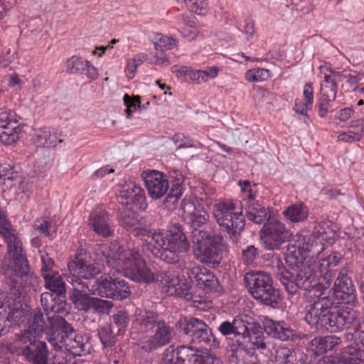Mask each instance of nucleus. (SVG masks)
<instances>
[{"label":"nucleus","instance_id":"nucleus-43","mask_svg":"<svg viewBox=\"0 0 364 364\" xmlns=\"http://www.w3.org/2000/svg\"><path fill=\"white\" fill-rule=\"evenodd\" d=\"M270 77V71L265 68H253L245 73V78L250 82H262Z\"/></svg>","mask_w":364,"mask_h":364},{"label":"nucleus","instance_id":"nucleus-9","mask_svg":"<svg viewBox=\"0 0 364 364\" xmlns=\"http://www.w3.org/2000/svg\"><path fill=\"white\" fill-rule=\"evenodd\" d=\"M181 331L188 336L193 343L205 344L218 348L220 342L213 333L212 329L203 320L191 317L181 323Z\"/></svg>","mask_w":364,"mask_h":364},{"label":"nucleus","instance_id":"nucleus-54","mask_svg":"<svg viewBox=\"0 0 364 364\" xmlns=\"http://www.w3.org/2000/svg\"><path fill=\"white\" fill-rule=\"evenodd\" d=\"M124 104L126 106L125 112L128 118H131L133 109H135L139 107L141 104V98L139 96H134L133 98L130 97L127 94L123 97Z\"/></svg>","mask_w":364,"mask_h":364},{"label":"nucleus","instance_id":"nucleus-34","mask_svg":"<svg viewBox=\"0 0 364 364\" xmlns=\"http://www.w3.org/2000/svg\"><path fill=\"white\" fill-rule=\"evenodd\" d=\"M21 129L18 124L0 126V142L6 145H11L20 139Z\"/></svg>","mask_w":364,"mask_h":364},{"label":"nucleus","instance_id":"nucleus-4","mask_svg":"<svg viewBox=\"0 0 364 364\" xmlns=\"http://www.w3.org/2000/svg\"><path fill=\"white\" fill-rule=\"evenodd\" d=\"M101 252L107 266L138 283L149 284L159 282V273L153 272L146 264L139 250L127 249L117 242L102 245Z\"/></svg>","mask_w":364,"mask_h":364},{"label":"nucleus","instance_id":"nucleus-53","mask_svg":"<svg viewBox=\"0 0 364 364\" xmlns=\"http://www.w3.org/2000/svg\"><path fill=\"white\" fill-rule=\"evenodd\" d=\"M11 124H18L16 113L9 109L3 108L0 109V126H9Z\"/></svg>","mask_w":364,"mask_h":364},{"label":"nucleus","instance_id":"nucleus-27","mask_svg":"<svg viewBox=\"0 0 364 364\" xmlns=\"http://www.w3.org/2000/svg\"><path fill=\"white\" fill-rule=\"evenodd\" d=\"M348 270L346 268L341 269L334 282V286L332 288V290L334 297L341 298L342 296H346V299H348V301H350L353 297L352 296V293L348 292V294H345L343 291V289H346V290L352 291V288H355L351 278L348 277Z\"/></svg>","mask_w":364,"mask_h":364},{"label":"nucleus","instance_id":"nucleus-22","mask_svg":"<svg viewBox=\"0 0 364 364\" xmlns=\"http://www.w3.org/2000/svg\"><path fill=\"white\" fill-rule=\"evenodd\" d=\"M189 278L196 282L197 286L204 291H209L215 289L218 281L214 274L205 267H194L189 270Z\"/></svg>","mask_w":364,"mask_h":364},{"label":"nucleus","instance_id":"nucleus-45","mask_svg":"<svg viewBox=\"0 0 364 364\" xmlns=\"http://www.w3.org/2000/svg\"><path fill=\"white\" fill-rule=\"evenodd\" d=\"M199 232H200L199 235L201 237V240H205L208 245L218 247V249L223 251L225 242L223 236L220 233L211 235L207 231Z\"/></svg>","mask_w":364,"mask_h":364},{"label":"nucleus","instance_id":"nucleus-52","mask_svg":"<svg viewBox=\"0 0 364 364\" xmlns=\"http://www.w3.org/2000/svg\"><path fill=\"white\" fill-rule=\"evenodd\" d=\"M113 307V303L110 301L93 297L91 303V309L98 314H107Z\"/></svg>","mask_w":364,"mask_h":364},{"label":"nucleus","instance_id":"nucleus-15","mask_svg":"<svg viewBox=\"0 0 364 364\" xmlns=\"http://www.w3.org/2000/svg\"><path fill=\"white\" fill-rule=\"evenodd\" d=\"M161 364H200L203 361L199 351L188 346H181L176 350L169 347L164 352Z\"/></svg>","mask_w":364,"mask_h":364},{"label":"nucleus","instance_id":"nucleus-44","mask_svg":"<svg viewBox=\"0 0 364 364\" xmlns=\"http://www.w3.org/2000/svg\"><path fill=\"white\" fill-rule=\"evenodd\" d=\"M191 285L185 278H182V282L178 289H171V290H166L167 294L170 296H175L184 298L186 300L190 301L192 299L193 296L191 292Z\"/></svg>","mask_w":364,"mask_h":364},{"label":"nucleus","instance_id":"nucleus-60","mask_svg":"<svg viewBox=\"0 0 364 364\" xmlns=\"http://www.w3.org/2000/svg\"><path fill=\"white\" fill-rule=\"evenodd\" d=\"M340 76H344V79L346 82L350 86L355 85L360 80L363 78L364 75L363 73L353 71L351 70H347L346 74H339Z\"/></svg>","mask_w":364,"mask_h":364},{"label":"nucleus","instance_id":"nucleus-49","mask_svg":"<svg viewBox=\"0 0 364 364\" xmlns=\"http://www.w3.org/2000/svg\"><path fill=\"white\" fill-rule=\"evenodd\" d=\"M278 364H294V350L288 348H281L276 352Z\"/></svg>","mask_w":364,"mask_h":364},{"label":"nucleus","instance_id":"nucleus-13","mask_svg":"<svg viewBox=\"0 0 364 364\" xmlns=\"http://www.w3.org/2000/svg\"><path fill=\"white\" fill-rule=\"evenodd\" d=\"M20 355H23L31 364H48V350L43 341H36L29 332L23 331Z\"/></svg>","mask_w":364,"mask_h":364},{"label":"nucleus","instance_id":"nucleus-64","mask_svg":"<svg viewBox=\"0 0 364 364\" xmlns=\"http://www.w3.org/2000/svg\"><path fill=\"white\" fill-rule=\"evenodd\" d=\"M350 128L356 130L360 140L364 138V118L352 120L348 126Z\"/></svg>","mask_w":364,"mask_h":364},{"label":"nucleus","instance_id":"nucleus-46","mask_svg":"<svg viewBox=\"0 0 364 364\" xmlns=\"http://www.w3.org/2000/svg\"><path fill=\"white\" fill-rule=\"evenodd\" d=\"M259 251L254 245H248L242 250L241 260L245 265H254L259 258Z\"/></svg>","mask_w":364,"mask_h":364},{"label":"nucleus","instance_id":"nucleus-33","mask_svg":"<svg viewBox=\"0 0 364 364\" xmlns=\"http://www.w3.org/2000/svg\"><path fill=\"white\" fill-rule=\"evenodd\" d=\"M33 140L38 147L55 146L57 136L55 134H51L49 129H40L36 131Z\"/></svg>","mask_w":364,"mask_h":364},{"label":"nucleus","instance_id":"nucleus-36","mask_svg":"<svg viewBox=\"0 0 364 364\" xmlns=\"http://www.w3.org/2000/svg\"><path fill=\"white\" fill-rule=\"evenodd\" d=\"M23 331L17 336L13 343L8 341H0V352L4 354L10 353L13 355H20L21 348L23 339Z\"/></svg>","mask_w":364,"mask_h":364},{"label":"nucleus","instance_id":"nucleus-50","mask_svg":"<svg viewBox=\"0 0 364 364\" xmlns=\"http://www.w3.org/2000/svg\"><path fill=\"white\" fill-rule=\"evenodd\" d=\"M336 98V95H331L321 93V96L318 100V115L323 118L326 116L330 107L331 104Z\"/></svg>","mask_w":364,"mask_h":364},{"label":"nucleus","instance_id":"nucleus-57","mask_svg":"<svg viewBox=\"0 0 364 364\" xmlns=\"http://www.w3.org/2000/svg\"><path fill=\"white\" fill-rule=\"evenodd\" d=\"M185 4L189 11L199 15L205 13L207 6L205 0H186Z\"/></svg>","mask_w":364,"mask_h":364},{"label":"nucleus","instance_id":"nucleus-23","mask_svg":"<svg viewBox=\"0 0 364 364\" xmlns=\"http://www.w3.org/2000/svg\"><path fill=\"white\" fill-rule=\"evenodd\" d=\"M66 71L70 74L83 75L90 79H96L98 77L97 68L88 60H85L77 55H73L67 60Z\"/></svg>","mask_w":364,"mask_h":364},{"label":"nucleus","instance_id":"nucleus-55","mask_svg":"<svg viewBox=\"0 0 364 364\" xmlns=\"http://www.w3.org/2000/svg\"><path fill=\"white\" fill-rule=\"evenodd\" d=\"M183 193V186L181 179L178 178L173 181L171 186V191L167 196L166 200H171L173 198V203H175L181 198Z\"/></svg>","mask_w":364,"mask_h":364},{"label":"nucleus","instance_id":"nucleus-42","mask_svg":"<svg viewBox=\"0 0 364 364\" xmlns=\"http://www.w3.org/2000/svg\"><path fill=\"white\" fill-rule=\"evenodd\" d=\"M245 321V332L244 334H241V337L243 338H247L250 337H256L264 336L263 328L262 326L255 321L249 322L247 318V317L245 316L243 317Z\"/></svg>","mask_w":364,"mask_h":364},{"label":"nucleus","instance_id":"nucleus-56","mask_svg":"<svg viewBox=\"0 0 364 364\" xmlns=\"http://www.w3.org/2000/svg\"><path fill=\"white\" fill-rule=\"evenodd\" d=\"M114 286V291L119 293L120 291H124L125 294L120 295L121 296H118L117 298H114V300H122L124 299L127 298L130 294L131 290L127 282H126L124 279L121 278H115V284H112Z\"/></svg>","mask_w":364,"mask_h":364},{"label":"nucleus","instance_id":"nucleus-1","mask_svg":"<svg viewBox=\"0 0 364 364\" xmlns=\"http://www.w3.org/2000/svg\"><path fill=\"white\" fill-rule=\"evenodd\" d=\"M118 220L121 226L134 235L146 237L148 249L167 264L179 263L190 250V243L178 223L171 225L167 232L156 231L127 205H122L119 209Z\"/></svg>","mask_w":364,"mask_h":364},{"label":"nucleus","instance_id":"nucleus-62","mask_svg":"<svg viewBox=\"0 0 364 364\" xmlns=\"http://www.w3.org/2000/svg\"><path fill=\"white\" fill-rule=\"evenodd\" d=\"M50 228H51V224L47 220H43V222H39V223H36L33 225L34 232L33 234L36 235V233L38 232L41 235H43L44 237H49L50 235V231H49Z\"/></svg>","mask_w":364,"mask_h":364},{"label":"nucleus","instance_id":"nucleus-32","mask_svg":"<svg viewBox=\"0 0 364 364\" xmlns=\"http://www.w3.org/2000/svg\"><path fill=\"white\" fill-rule=\"evenodd\" d=\"M284 215L291 223H300L307 218L309 209L302 203H296L289 206L284 211Z\"/></svg>","mask_w":364,"mask_h":364},{"label":"nucleus","instance_id":"nucleus-5","mask_svg":"<svg viewBox=\"0 0 364 364\" xmlns=\"http://www.w3.org/2000/svg\"><path fill=\"white\" fill-rule=\"evenodd\" d=\"M272 268L289 295L296 294L299 289L314 293L329 288L326 287V281H323L322 276L314 264L303 266L294 274L285 267L280 259L276 258L272 260Z\"/></svg>","mask_w":364,"mask_h":364},{"label":"nucleus","instance_id":"nucleus-37","mask_svg":"<svg viewBox=\"0 0 364 364\" xmlns=\"http://www.w3.org/2000/svg\"><path fill=\"white\" fill-rule=\"evenodd\" d=\"M208 218V213L204 210L203 207L201 208H198V211H196L193 215L188 218V223L192 228V236L193 232L194 230L203 231V230H200V228L206 223Z\"/></svg>","mask_w":364,"mask_h":364},{"label":"nucleus","instance_id":"nucleus-10","mask_svg":"<svg viewBox=\"0 0 364 364\" xmlns=\"http://www.w3.org/2000/svg\"><path fill=\"white\" fill-rule=\"evenodd\" d=\"M291 232L284 224L274 218H268L261 230V239L264 248L268 250H279L280 246L288 241Z\"/></svg>","mask_w":364,"mask_h":364},{"label":"nucleus","instance_id":"nucleus-19","mask_svg":"<svg viewBox=\"0 0 364 364\" xmlns=\"http://www.w3.org/2000/svg\"><path fill=\"white\" fill-rule=\"evenodd\" d=\"M89 225L96 234L104 237L114 234L112 223L103 206H98L91 212Z\"/></svg>","mask_w":364,"mask_h":364},{"label":"nucleus","instance_id":"nucleus-14","mask_svg":"<svg viewBox=\"0 0 364 364\" xmlns=\"http://www.w3.org/2000/svg\"><path fill=\"white\" fill-rule=\"evenodd\" d=\"M151 332L153 335L140 343V348L148 353L168 345L175 335L173 328L163 319Z\"/></svg>","mask_w":364,"mask_h":364},{"label":"nucleus","instance_id":"nucleus-41","mask_svg":"<svg viewBox=\"0 0 364 364\" xmlns=\"http://www.w3.org/2000/svg\"><path fill=\"white\" fill-rule=\"evenodd\" d=\"M338 85L333 75L329 72L325 73L323 80L321 82V93L331 95L337 94Z\"/></svg>","mask_w":364,"mask_h":364},{"label":"nucleus","instance_id":"nucleus-47","mask_svg":"<svg viewBox=\"0 0 364 364\" xmlns=\"http://www.w3.org/2000/svg\"><path fill=\"white\" fill-rule=\"evenodd\" d=\"M156 38L157 41L154 43V47L156 50L161 51L171 50L178 43L176 38L171 36H164L161 33H158L156 35Z\"/></svg>","mask_w":364,"mask_h":364},{"label":"nucleus","instance_id":"nucleus-28","mask_svg":"<svg viewBox=\"0 0 364 364\" xmlns=\"http://www.w3.org/2000/svg\"><path fill=\"white\" fill-rule=\"evenodd\" d=\"M43 310H45L43 309ZM46 316L48 317L47 312L44 311ZM48 322L46 321L43 316V313L39 309H36L33 311V316L31 318V322L28 326V328L23 331L29 332L31 336L36 338L42 333L44 330H47V333L49 331L50 322L47 318Z\"/></svg>","mask_w":364,"mask_h":364},{"label":"nucleus","instance_id":"nucleus-2","mask_svg":"<svg viewBox=\"0 0 364 364\" xmlns=\"http://www.w3.org/2000/svg\"><path fill=\"white\" fill-rule=\"evenodd\" d=\"M213 218L220 230L227 234V237L237 243L245 226V216L251 222L262 224L267 220V213L265 207L256 200L251 191L241 202L223 200L214 205Z\"/></svg>","mask_w":364,"mask_h":364},{"label":"nucleus","instance_id":"nucleus-6","mask_svg":"<svg viewBox=\"0 0 364 364\" xmlns=\"http://www.w3.org/2000/svg\"><path fill=\"white\" fill-rule=\"evenodd\" d=\"M244 283L249 293L259 303L272 307L279 304L280 295L273 285L270 274L264 272H249L245 274Z\"/></svg>","mask_w":364,"mask_h":364},{"label":"nucleus","instance_id":"nucleus-8","mask_svg":"<svg viewBox=\"0 0 364 364\" xmlns=\"http://www.w3.org/2000/svg\"><path fill=\"white\" fill-rule=\"evenodd\" d=\"M68 282L72 285H80L82 289L88 288L90 279L101 273L100 268L90 260L76 256L68 262Z\"/></svg>","mask_w":364,"mask_h":364},{"label":"nucleus","instance_id":"nucleus-24","mask_svg":"<svg viewBox=\"0 0 364 364\" xmlns=\"http://www.w3.org/2000/svg\"><path fill=\"white\" fill-rule=\"evenodd\" d=\"M42 277L45 281V287L49 289L54 299H60L63 300L64 294L66 292L65 284L63 280L61 275L56 272L43 273ZM65 301V300L64 299Z\"/></svg>","mask_w":364,"mask_h":364},{"label":"nucleus","instance_id":"nucleus-18","mask_svg":"<svg viewBox=\"0 0 364 364\" xmlns=\"http://www.w3.org/2000/svg\"><path fill=\"white\" fill-rule=\"evenodd\" d=\"M198 230L193 232V242L194 244L193 252L197 259L203 263H212L219 264L221 259L222 251L208 245L205 240H201V237Z\"/></svg>","mask_w":364,"mask_h":364},{"label":"nucleus","instance_id":"nucleus-3","mask_svg":"<svg viewBox=\"0 0 364 364\" xmlns=\"http://www.w3.org/2000/svg\"><path fill=\"white\" fill-rule=\"evenodd\" d=\"M43 308L47 312L50 322L48 341L57 349H65L72 354L80 355L85 352L88 338L75 333L73 326L59 314L67 312V303L60 299H54L49 293L41 296Z\"/></svg>","mask_w":364,"mask_h":364},{"label":"nucleus","instance_id":"nucleus-21","mask_svg":"<svg viewBox=\"0 0 364 364\" xmlns=\"http://www.w3.org/2000/svg\"><path fill=\"white\" fill-rule=\"evenodd\" d=\"M134 316L133 328L142 333L151 331L161 320L157 313L141 309H136Z\"/></svg>","mask_w":364,"mask_h":364},{"label":"nucleus","instance_id":"nucleus-11","mask_svg":"<svg viewBox=\"0 0 364 364\" xmlns=\"http://www.w3.org/2000/svg\"><path fill=\"white\" fill-rule=\"evenodd\" d=\"M324 250V245L320 241L318 242L309 235H296L294 244L288 250V259L291 257L295 259V263H302L312 252V257L319 255Z\"/></svg>","mask_w":364,"mask_h":364},{"label":"nucleus","instance_id":"nucleus-29","mask_svg":"<svg viewBox=\"0 0 364 364\" xmlns=\"http://www.w3.org/2000/svg\"><path fill=\"white\" fill-rule=\"evenodd\" d=\"M73 293L70 295V300L76 309L85 312L91 309L92 298L86 292L87 289H82L80 285H72Z\"/></svg>","mask_w":364,"mask_h":364},{"label":"nucleus","instance_id":"nucleus-48","mask_svg":"<svg viewBox=\"0 0 364 364\" xmlns=\"http://www.w3.org/2000/svg\"><path fill=\"white\" fill-rule=\"evenodd\" d=\"M201 208L202 206L200 205L198 201L196 198H184L181 203V209L186 215L187 219L198 211V208Z\"/></svg>","mask_w":364,"mask_h":364},{"label":"nucleus","instance_id":"nucleus-51","mask_svg":"<svg viewBox=\"0 0 364 364\" xmlns=\"http://www.w3.org/2000/svg\"><path fill=\"white\" fill-rule=\"evenodd\" d=\"M133 203L136 207L141 210H145L147 208L146 198L145 192L142 188L138 186L137 188L135 189V192L132 196L130 201H126L127 205Z\"/></svg>","mask_w":364,"mask_h":364},{"label":"nucleus","instance_id":"nucleus-12","mask_svg":"<svg viewBox=\"0 0 364 364\" xmlns=\"http://www.w3.org/2000/svg\"><path fill=\"white\" fill-rule=\"evenodd\" d=\"M323 291L314 293V296L317 297V299L309 306L305 316L306 322L315 330L321 323V320L327 318L328 314L332 311L334 304L333 300L325 295Z\"/></svg>","mask_w":364,"mask_h":364},{"label":"nucleus","instance_id":"nucleus-35","mask_svg":"<svg viewBox=\"0 0 364 364\" xmlns=\"http://www.w3.org/2000/svg\"><path fill=\"white\" fill-rule=\"evenodd\" d=\"M232 358L235 364H259L257 355L243 348H238L233 351Z\"/></svg>","mask_w":364,"mask_h":364},{"label":"nucleus","instance_id":"nucleus-30","mask_svg":"<svg viewBox=\"0 0 364 364\" xmlns=\"http://www.w3.org/2000/svg\"><path fill=\"white\" fill-rule=\"evenodd\" d=\"M245 321L242 316H236L232 321H223L218 327L220 333L224 336H231L234 337L241 336L245 332Z\"/></svg>","mask_w":364,"mask_h":364},{"label":"nucleus","instance_id":"nucleus-16","mask_svg":"<svg viewBox=\"0 0 364 364\" xmlns=\"http://www.w3.org/2000/svg\"><path fill=\"white\" fill-rule=\"evenodd\" d=\"M350 336L355 342L343 348L341 363L342 364H360L364 362V322Z\"/></svg>","mask_w":364,"mask_h":364},{"label":"nucleus","instance_id":"nucleus-7","mask_svg":"<svg viewBox=\"0 0 364 364\" xmlns=\"http://www.w3.org/2000/svg\"><path fill=\"white\" fill-rule=\"evenodd\" d=\"M359 324L358 312L351 307L341 306L333 309L327 318H323L316 331L320 333L337 332Z\"/></svg>","mask_w":364,"mask_h":364},{"label":"nucleus","instance_id":"nucleus-40","mask_svg":"<svg viewBox=\"0 0 364 364\" xmlns=\"http://www.w3.org/2000/svg\"><path fill=\"white\" fill-rule=\"evenodd\" d=\"M172 70L174 73H179L181 75L183 74L187 76L191 81L196 84H200L203 82V80L201 79L202 70H193L191 68L186 66H181L180 68L178 66H173Z\"/></svg>","mask_w":364,"mask_h":364},{"label":"nucleus","instance_id":"nucleus-63","mask_svg":"<svg viewBox=\"0 0 364 364\" xmlns=\"http://www.w3.org/2000/svg\"><path fill=\"white\" fill-rule=\"evenodd\" d=\"M179 32L183 37L187 38L188 41H192L198 36L199 31L195 28V25H193V26H181V28H179Z\"/></svg>","mask_w":364,"mask_h":364},{"label":"nucleus","instance_id":"nucleus-61","mask_svg":"<svg viewBox=\"0 0 364 364\" xmlns=\"http://www.w3.org/2000/svg\"><path fill=\"white\" fill-rule=\"evenodd\" d=\"M338 140L347 143H353L360 141V139L355 131L350 130L348 132H340L338 135Z\"/></svg>","mask_w":364,"mask_h":364},{"label":"nucleus","instance_id":"nucleus-39","mask_svg":"<svg viewBox=\"0 0 364 364\" xmlns=\"http://www.w3.org/2000/svg\"><path fill=\"white\" fill-rule=\"evenodd\" d=\"M159 282L163 285L164 291L171 290V289H178L182 278L178 276L168 274L165 271H160Z\"/></svg>","mask_w":364,"mask_h":364},{"label":"nucleus","instance_id":"nucleus-25","mask_svg":"<svg viewBox=\"0 0 364 364\" xmlns=\"http://www.w3.org/2000/svg\"><path fill=\"white\" fill-rule=\"evenodd\" d=\"M341 343V338L334 336H317L309 343V348L317 355H322L335 349Z\"/></svg>","mask_w":364,"mask_h":364},{"label":"nucleus","instance_id":"nucleus-59","mask_svg":"<svg viewBox=\"0 0 364 364\" xmlns=\"http://www.w3.org/2000/svg\"><path fill=\"white\" fill-rule=\"evenodd\" d=\"M39 254L42 262V274L43 273L56 272V271L53 269L54 266V262L53 259L46 252L40 251Z\"/></svg>","mask_w":364,"mask_h":364},{"label":"nucleus","instance_id":"nucleus-58","mask_svg":"<svg viewBox=\"0 0 364 364\" xmlns=\"http://www.w3.org/2000/svg\"><path fill=\"white\" fill-rule=\"evenodd\" d=\"M112 321L119 329L124 328L129 322L128 313L126 311H118L112 316Z\"/></svg>","mask_w":364,"mask_h":364},{"label":"nucleus","instance_id":"nucleus-31","mask_svg":"<svg viewBox=\"0 0 364 364\" xmlns=\"http://www.w3.org/2000/svg\"><path fill=\"white\" fill-rule=\"evenodd\" d=\"M89 283L90 285L87 289L91 294L107 298V295H111L114 292L109 288L111 285L109 274L102 275Z\"/></svg>","mask_w":364,"mask_h":364},{"label":"nucleus","instance_id":"nucleus-20","mask_svg":"<svg viewBox=\"0 0 364 364\" xmlns=\"http://www.w3.org/2000/svg\"><path fill=\"white\" fill-rule=\"evenodd\" d=\"M264 329L269 336L283 341H296L300 338L297 332L291 328L284 321H274L272 319H267L264 321Z\"/></svg>","mask_w":364,"mask_h":364},{"label":"nucleus","instance_id":"nucleus-38","mask_svg":"<svg viewBox=\"0 0 364 364\" xmlns=\"http://www.w3.org/2000/svg\"><path fill=\"white\" fill-rule=\"evenodd\" d=\"M97 334L104 348L112 347L116 343L117 339L110 325L106 324L101 326L98 329Z\"/></svg>","mask_w":364,"mask_h":364},{"label":"nucleus","instance_id":"nucleus-26","mask_svg":"<svg viewBox=\"0 0 364 364\" xmlns=\"http://www.w3.org/2000/svg\"><path fill=\"white\" fill-rule=\"evenodd\" d=\"M341 259V255L338 252H333L327 257L321 259L318 263L314 264L318 271V273L323 277V281H326V287H330L333 278L331 267L337 266Z\"/></svg>","mask_w":364,"mask_h":364},{"label":"nucleus","instance_id":"nucleus-17","mask_svg":"<svg viewBox=\"0 0 364 364\" xmlns=\"http://www.w3.org/2000/svg\"><path fill=\"white\" fill-rule=\"evenodd\" d=\"M141 176L150 198L157 200L166 194L169 183L166 174L156 170H146L141 173Z\"/></svg>","mask_w":364,"mask_h":364}]
</instances>
